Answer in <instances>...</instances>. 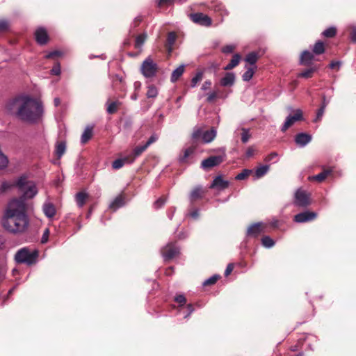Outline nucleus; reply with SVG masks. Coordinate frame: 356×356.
<instances>
[{
  "label": "nucleus",
  "instance_id": "20e7f679",
  "mask_svg": "<svg viewBox=\"0 0 356 356\" xmlns=\"http://www.w3.org/2000/svg\"><path fill=\"white\" fill-rule=\"evenodd\" d=\"M159 70V65L151 56L147 57L142 63L140 72L145 78L156 76Z\"/></svg>",
  "mask_w": 356,
  "mask_h": 356
},
{
  "label": "nucleus",
  "instance_id": "7ed1b4c3",
  "mask_svg": "<svg viewBox=\"0 0 356 356\" xmlns=\"http://www.w3.org/2000/svg\"><path fill=\"white\" fill-rule=\"evenodd\" d=\"M38 257V250H35L31 252L29 248H23L16 252L15 260L17 264H26L31 266L36 263Z\"/></svg>",
  "mask_w": 356,
  "mask_h": 356
},
{
  "label": "nucleus",
  "instance_id": "a18cd8bd",
  "mask_svg": "<svg viewBox=\"0 0 356 356\" xmlns=\"http://www.w3.org/2000/svg\"><path fill=\"white\" fill-rule=\"evenodd\" d=\"M165 202H166V197L165 196H161V197H159L157 200H156L154 202V208L155 209H159L161 208L164 205Z\"/></svg>",
  "mask_w": 356,
  "mask_h": 356
},
{
  "label": "nucleus",
  "instance_id": "423d86ee",
  "mask_svg": "<svg viewBox=\"0 0 356 356\" xmlns=\"http://www.w3.org/2000/svg\"><path fill=\"white\" fill-rule=\"evenodd\" d=\"M161 254L165 261H170L179 254V248L175 243H169L161 250Z\"/></svg>",
  "mask_w": 356,
  "mask_h": 356
},
{
  "label": "nucleus",
  "instance_id": "9b49d317",
  "mask_svg": "<svg viewBox=\"0 0 356 356\" xmlns=\"http://www.w3.org/2000/svg\"><path fill=\"white\" fill-rule=\"evenodd\" d=\"M317 217V213L314 211H305L294 216L293 220L296 222L303 223L313 221Z\"/></svg>",
  "mask_w": 356,
  "mask_h": 356
},
{
  "label": "nucleus",
  "instance_id": "774afa93",
  "mask_svg": "<svg viewBox=\"0 0 356 356\" xmlns=\"http://www.w3.org/2000/svg\"><path fill=\"white\" fill-rule=\"evenodd\" d=\"M171 1H157V7L159 8H162L163 7L168 5V3H170Z\"/></svg>",
  "mask_w": 356,
  "mask_h": 356
},
{
  "label": "nucleus",
  "instance_id": "13d9d810",
  "mask_svg": "<svg viewBox=\"0 0 356 356\" xmlns=\"http://www.w3.org/2000/svg\"><path fill=\"white\" fill-rule=\"evenodd\" d=\"M234 268V265L232 263H230L227 265L225 271V276L227 277L229 275L231 274V273L233 271Z\"/></svg>",
  "mask_w": 356,
  "mask_h": 356
},
{
  "label": "nucleus",
  "instance_id": "f704fd0d",
  "mask_svg": "<svg viewBox=\"0 0 356 356\" xmlns=\"http://www.w3.org/2000/svg\"><path fill=\"white\" fill-rule=\"evenodd\" d=\"M147 149V145L145 144L141 146H137L134 149L133 154L129 156V159L134 158V159L141 155L143 152H144Z\"/></svg>",
  "mask_w": 356,
  "mask_h": 356
},
{
  "label": "nucleus",
  "instance_id": "4d7b16f0",
  "mask_svg": "<svg viewBox=\"0 0 356 356\" xmlns=\"http://www.w3.org/2000/svg\"><path fill=\"white\" fill-rule=\"evenodd\" d=\"M217 97H218V92L213 91V92L208 95L207 101L209 103L213 102Z\"/></svg>",
  "mask_w": 356,
  "mask_h": 356
},
{
  "label": "nucleus",
  "instance_id": "6e6552de",
  "mask_svg": "<svg viewBox=\"0 0 356 356\" xmlns=\"http://www.w3.org/2000/svg\"><path fill=\"white\" fill-rule=\"evenodd\" d=\"M303 120L302 111L300 109L295 111V113L293 115H289L283 126L281 128L282 132H285L289 127H291L295 122L301 121Z\"/></svg>",
  "mask_w": 356,
  "mask_h": 356
},
{
  "label": "nucleus",
  "instance_id": "603ef678",
  "mask_svg": "<svg viewBox=\"0 0 356 356\" xmlns=\"http://www.w3.org/2000/svg\"><path fill=\"white\" fill-rule=\"evenodd\" d=\"M51 74L54 75H59L60 74V65L59 63H56L51 70Z\"/></svg>",
  "mask_w": 356,
  "mask_h": 356
},
{
  "label": "nucleus",
  "instance_id": "ea45409f",
  "mask_svg": "<svg viewBox=\"0 0 356 356\" xmlns=\"http://www.w3.org/2000/svg\"><path fill=\"white\" fill-rule=\"evenodd\" d=\"M203 131L200 128L195 129L192 134V138L194 142H197L200 139L202 140Z\"/></svg>",
  "mask_w": 356,
  "mask_h": 356
},
{
  "label": "nucleus",
  "instance_id": "8fccbe9b",
  "mask_svg": "<svg viewBox=\"0 0 356 356\" xmlns=\"http://www.w3.org/2000/svg\"><path fill=\"white\" fill-rule=\"evenodd\" d=\"M175 301L179 304L180 306H183L186 302V298L184 295H177L175 297Z\"/></svg>",
  "mask_w": 356,
  "mask_h": 356
},
{
  "label": "nucleus",
  "instance_id": "09e8293b",
  "mask_svg": "<svg viewBox=\"0 0 356 356\" xmlns=\"http://www.w3.org/2000/svg\"><path fill=\"white\" fill-rule=\"evenodd\" d=\"M9 29V22L6 19H0V33L6 32Z\"/></svg>",
  "mask_w": 356,
  "mask_h": 356
},
{
  "label": "nucleus",
  "instance_id": "aec40b11",
  "mask_svg": "<svg viewBox=\"0 0 356 356\" xmlns=\"http://www.w3.org/2000/svg\"><path fill=\"white\" fill-rule=\"evenodd\" d=\"M124 204V197L122 195L117 196L110 204L109 208L115 211L118 209L122 207Z\"/></svg>",
  "mask_w": 356,
  "mask_h": 356
},
{
  "label": "nucleus",
  "instance_id": "37998d69",
  "mask_svg": "<svg viewBox=\"0 0 356 356\" xmlns=\"http://www.w3.org/2000/svg\"><path fill=\"white\" fill-rule=\"evenodd\" d=\"M146 39V35L145 34L138 35L135 40V47L139 48L145 42Z\"/></svg>",
  "mask_w": 356,
  "mask_h": 356
},
{
  "label": "nucleus",
  "instance_id": "4be33fe9",
  "mask_svg": "<svg viewBox=\"0 0 356 356\" xmlns=\"http://www.w3.org/2000/svg\"><path fill=\"white\" fill-rule=\"evenodd\" d=\"M177 35L174 32L168 33L166 39L165 48L170 53L172 50V45L175 42Z\"/></svg>",
  "mask_w": 356,
  "mask_h": 356
},
{
  "label": "nucleus",
  "instance_id": "a878e982",
  "mask_svg": "<svg viewBox=\"0 0 356 356\" xmlns=\"http://www.w3.org/2000/svg\"><path fill=\"white\" fill-rule=\"evenodd\" d=\"M241 56L238 54H236L233 56L232 58L231 59L229 63L225 67V70H231L235 67H236L241 60Z\"/></svg>",
  "mask_w": 356,
  "mask_h": 356
},
{
  "label": "nucleus",
  "instance_id": "a211bd4d",
  "mask_svg": "<svg viewBox=\"0 0 356 356\" xmlns=\"http://www.w3.org/2000/svg\"><path fill=\"white\" fill-rule=\"evenodd\" d=\"M93 136V127L88 126L81 135V142L82 144L87 143Z\"/></svg>",
  "mask_w": 356,
  "mask_h": 356
},
{
  "label": "nucleus",
  "instance_id": "cd10ccee",
  "mask_svg": "<svg viewBox=\"0 0 356 356\" xmlns=\"http://www.w3.org/2000/svg\"><path fill=\"white\" fill-rule=\"evenodd\" d=\"M184 72V65H180L177 68H176L172 73L170 81L172 83L176 82L180 76L183 74Z\"/></svg>",
  "mask_w": 356,
  "mask_h": 356
},
{
  "label": "nucleus",
  "instance_id": "338daca9",
  "mask_svg": "<svg viewBox=\"0 0 356 356\" xmlns=\"http://www.w3.org/2000/svg\"><path fill=\"white\" fill-rule=\"evenodd\" d=\"M187 307V309H188V314L185 316V318H186V317H188V316H190V315H191V314L194 311V307H193V305H191V304H188V305H187V307Z\"/></svg>",
  "mask_w": 356,
  "mask_h": 356
},
{
  "label": "nucleus",
  "instance_id": "dca6fc26",
  "mask_svg": "<svg viewBox=\"0 0 356 356\" xmlns=\"http://www.w3.org/2000/svg\"><path fill=\"white\" fill-rule=\"evenodd\" d=\"M235 82V75L232 72H227L220 81V86L223 87L232 86Z\"/></svg>",
  "mask_w": 356,
  "mask_h": 356
},
{
  "label": "nucleus",
  "instance_id": "e2e57ef3",
  "mask_svg": "<svg viewBox=\"0 0 356 356\" xmlns=\"http://www.w3.org/2000/svg\"><path fill=\"white\" fill-rule=\"evenodd\" d=\"M340 65H341V63L339 61H332L329 66L331 69L339 70Z\"/></svg>",
  "mask_w": 356,
  "mask_h": 356
},
{
  "label": "nucleus",
  "instance_id": "f3484780",
  "mask_svg": "<svg viewBox=\"0 0 356 356\" xmlns=\"http://www.w3.org/2000/svg\"><path fill=\"white\" fill-rule=\"evenodd\" d=\"M134 161V158L129 159V156H125L122 159H118L115 160L112 163V167H113V168L118 170V169L121 168L125 163H131Z\"/></svg>",
  "mask_w": 356,
  "mask_h": 356
},
{
  "label": "nucleus",
  "instance_id": "f03ea898",
  "mask_svg": "<svg viewBox=\"0 0 356 356\" xmlns=\"http://www.w3.org/2000/svg\"><path fill=\"white\" fill-rule=\"evenodd\" d=\"M6 108L20 120L31 124L38 122L43 115L42 102L27 95L10 99Z\"/></svg>",
  "mask_w": 356,
  "mask_h": 356
},
{
  "label": "nucleus",
  "instance_id": "864d4df0",
  "mask_svg": "<svg viewBox=\"0 0 356 356\" xmlns=\"http://www.w3.org/2000/svg\"><path fill=\"white\" fill-rule=\"evenodd\" d=\"M242 131L243 132L241 134V141L243 143H246L250 139V135L248 134V130H246L245 129H243Z\"/></svg>",
  "mask_w": 356,
  "mask_h": 356
},
{
  "label": "nucleus",
  "instance_id": "2f4dec72",
  "mask_svg": "<svg viewBox=\"0 0 356 356\" xmlns=\"http://www.w3.org/2000/svg\"><path fill=\"white\" fill-rule=\"evenodd\" d=\"M203 196V191L200 187L195 188L191 193V200L192 202L201 199Z\"/></svg>",
  "mask_w": 356,
  "mask_h": 356
},
{
  "label": "nucleus",
  "instance_id": "69168bd1",
  "mask_svg": "<svg viewBox=\"0 0 356 356\" xmlns=\"http://www.w3.org/2000/svg\"><path fill=\"white\" fill-rule=\"evenodd\" d=\"M211 85V81L208 80V81H204V83H203L202 86V89L203 90H207Z\"/></svg>",
  "mask_w": 356,
  "mask_h": 356
},
{
  "label": "nucleus",
  "instance_id": "3c124183",
  "mask_svg": "<svg viewBox=\"0 0 356 356\" xmlns=\"http://www.w3.org/2000/svg\"><path fill=\"white\" fill-rule=\"evenodd\" d=\"M235 48L236 47L232 44L225 45L222 48V52L224 54H230L234 51Z\"/></svg>",
  "mask_w": 356,
  "mask_h": 356
},
{
  "label": "nucleus",
  "instance_id": "e433bc0d",
  "mask_svg": "<svg viewBox=\"0 0 356 356\" xmlns=\"http://www.w3.org/2000/svg\"><path fill=\"white\" fill-rule=\"evenodd\" d=\"M195 147V146L192 145L186 148L184 151V154L180 157V161L182 163L186 162L188 157L194 153Z\"/></svg>",
  "mask_w": 356,
  "mask_h": 356
},
{
  "label": "nucleus",
  "instance_id": "680f3d73",
  "mask_svg": "<svg viewBox=\"0 0 356 356\" xmlns=\"http://www.w3.org/2000/svg\"><path fill=\"white\" fill-rule=\"evenodd\" d=\"M277 156V154L276 152H272L265 158V161L269 162V161H272L273 159H274L275 158H276Z\"/></svg>",
  "mask_w": 356,
  "mask_h": 356
},
{
  "label": "nucleus",
  "instance_id": "0eeeda50",
  "mask_svg": "<svg viewBox=\"0 0 356 356\" xmlns=\"http://www.w3.org/2000/svg\"><path fill=\"white\" fill-rule=\"evenodd\" d=\"M267 227V224L262 222L251 224L247 229L246 235L250 237H258L260 234L266 232Z\"/></svg>",
  "mask_w": 356,
  "mask_h": 356
},
{
  "label": "nucleus",
  "instance_id": "6ab92c4d",
  "mask_svg": "<svg viewBox=\"0 0 356 356\" xmlns=\"http://www.w3.org/2000/svg\"><path fill=\"white\" fill-rule=\"evenodd\" d=\"M332 169L331 168H323V170L321 173L312 177V179L316 180L318 182H322L332 173Z\"/></svg>",
  "mask_w": 356,
  "mask_h": 356
},
{
  "label": "nucleus",
  "instance_id": "c85d7f7f",
  "mask_svg": "<svg viewBox=\"0 0 356 356\" xmlns=\"http://www.w3.org/2000/svg\"><path fill=\"white\" fill-rule=\"evenodd\" d=\"M325 47L323 42L318 40L314 45L312 52L314 54L320 55L325 52Z\"/></svg>",
  "mask_w": 356,
  "mask_h": 356
},
{
  "label": "nucleus",
  "instance_id": "4c0bfd02",
  "mask_svg": "<svg viewBox=\"0 0 356 356\" xmlns=\"http://www.w3.org/2000/svg\"><path fill=\"white\" fill-rule=\"evenodd\" d=\"M337 34V29L335 27H329L325 29L322 35L325 38H334Z\"/></svg>",
  "mask_w": 356,
  "mask_h": 356
},
{
  "label": "nucleus",
  "instance_id": "79ce46f5",
  "mask_svg": "<svg viewBox=\"0 0 356 356\" xmlns=\"http://www.w3.org/2000/svg\"><path fill=\"white\" fill-rule=\"evenodd\" d=\"M251 173H252V170H251L244 169V170H242L241 172H240L239 174H238L236 176V180H243V179H245L246 178H248L249 177V175Z\"/></svg>",
  "mask_w": 356,
  "mask_h": 356
},
{
  "label": "nucleus",
  "instance_id": "2eb2a0df",
  "mask_svg": "<svg viewBox=\"0 0 356 356\" xmlns=\"http://www.w3.org/2000/svg\"><path fill=\"white\" fill-rule=\"evenodd\" d=\"M312 140V136L306 133L298 134L295 137V142L300 146H305Z\"/></svg>",
  "mask_w": 356,
  "mask_h": 356
},
{
  "label": "nucleus",
  "instance_id": "7c9ffc66",
  "mask_svg": "<svg viewBox=\"0 0 356 356\" xmlns=\"http://www.w3.org/2000/svg\"><path fill=\"white\" fill-rule=\"evenodd\" d=\"M108 106L106 108V111L108 114H114L115 113L119 107L121 106L122 103L119 101H115L110 103H107Z\"/></svg>",
  "mask_w": 356,
  "mask_h": 356
},
{
  "label": "nucleus",
  "instance_id": "0e129e2a",
  "mask_svg": "<svg viewBox=\"0 0 356 356\" xmlns=\"http://www.w3.org/2000/svg\"><path fill=\"white\" fill-rule=\"evenodd\" d=\"M254 149L252 147H249L246 151V156L247 157H251L252 156H253L254 154Z\"/></svg>",
  "mask_w": 356,
  "mask_h": 356
},
{
  "label": "nucleus",
  "instance_id": "c03bdc74",
  "mask_svg": "<svg viewBox=\"0 0 356 356\" xmlns=\"http://www.w3.org/2000/svg\"><path fill=\"white\" fill-rule=\"evenodd\" d=\"M220 276L218 275H213L212 277H209V279L206 280L203 285L204 286H210L213 285L216 283V282L220 279Z\"/></svg>",
  "mask_w": 356,
  "mask_h": 356
},
{
  "label": "nucleus",
  "instance_id": "f8f14e48",
  "mask_svg": "<svg viewBox=\"0 0 356 356\" xmlns=\"http://www.w3.org/2000/svg\"><path fill=\"white\" fill-rule=\"evenodd\" d=\"M190 18L193 22L202 26H209L212 23L209 17L201 13L191 14Z\"/></svg>",
  "mask_w": 356,
  "mask_h": 356
},
{
  "label": "nucleus",
  "instance_id": "bf43d9fd",
  "mask_svg": "<svg viewBox=\"0 0 356 356\" xmlns=\"http://www.w3.org/2000/svg\"><path fill=\"white\" fill-rule=\"evenodd\" d=\"M350 38L351 40L356 42V27H351L350 30Z\"/></svg>",
  "mask_w": 356,
  "mask_h": 356
},
{
  "label": "nucleus",
  "instance_id": "4468645a",
  "mask_svg": "<svg viewBox=\"0 0 356 356\" xmlns=\"http://www.w3.org/2000/svg\"><path fill=\"white\" fill-rule=\"evenodd\" d=\"M314 58L313 52L309 51H303L300 55V63L305 66H311L312 65V60Z\"/></svg>",
  "mask_w": 356,
  "mask_h": 356
},
{
  "label": "nucleus",
  "instance_id": "393cba45",
  "mask_svg": "<svg viewBox=\"0 0 356 356\" xmlns=\"http://www.w3.org/2000/svg\"><path fill=\"white\" fill-rule=\"evenodd\" d=\"M22 178L24 179L26 181H29V180H27L26 177H21L17 181H14L13 183L4 181V182L2 183V184H1V186L0 187V191L1 193H4L6 191H8V189H10V188H11L12 187H14V186H16L18 188H19V187L17 185V181L19 179H21ZM19 190L20 191V189H19Z\"/></svg>",
  "mask_w": 356,
  "mask_h": 356
},
{
  "label": "nucleus",
  "instance_id": "39448f33",
  "mask_svg": "<svg viewBox=\"0 0 356 356\" xmlns=\"http://www.w3.org/2000/svg\"><path fill=\"white\" fill-rule=\"evenodd\" d=\"M294 204L300 207H307L311 204V194L306 191L298 188L294 195Z\"/></svg>",
  "mask_w": 356,
  "mask_h": 356
},
{
  "label": "nucleus",
  "instance_id": "bb28decb",
  "mask_svg": "<svg viewBox=\"0 0 356 356\" xmlns=\"http://www.w3.org/2000/svg\"><path fill=\"white\" fill-rule=\"evenodd\" d=\"M88 195L85 192H79L75 196L76 202L79 207H82L86 202Z\"/></svg>",
  "mask_w": 356,
  "mask_h": 356
},
{
  "label": "nucleus",
  "instance_id": "c9c22d12",
  "mask_svg": "<svg viewBox=\"0 0 356 356\" xmlns=\"http://www.w3.org/2000/svg\"><path fill=\"white\" fill-rule=\"evenodd\" d=\"M158 95V89L157 88L153 85H149L147 86V91L146 93V96L147 98H156Z\"/></svg>",
  "mask_w": 356,
  "mask_h": 356
},
{
  "label": "nucleus",
  "instance_id": "ddd939ff",
  "mask_svg": "<svg viewBox=\"0 0 356 356\" xmlns=\"http://www.w3.org/2000/svg\"><path fill=\"white\" fill-rule=\"evenodd\" d=\"M229 186V181L224 180L221 175H218L215 177L212 183L211 184L209 188L217 189L219 191L225 190Z\"/></svg>",
  "mask_w": 356,
  "mask_h": 356
},
{
  "label": "nucleus",
  "instance_id": "a19ab883",
  "mask_svg": "<svg viewBox=\"0 0 356 356\" xmlns=\"http://www.w3.org/2000/svg\"><path fill=\"white\" fill-rule=\"evenodd\" d=\"M261 243L266 248H271L274 245V241L269 236H266L261 238Z\"/></svg>",
  "mask_w": 356,
  "mask_h": 356
},
{
  "label": "nucleus",
  "instance_id": "f257e3e1",
  "mask_svg": "<svg viewBox=\"0 0 356 356\" xmlns=\"http://www.w3.org/2000/svg\"><path fill=\"white\" fill-rule=\"evenodd\" d=\"M17 185L23 194L9 202L2 220L3 227L13 233L22 232L26 229L29 221L26 214V200L33 198L38 193L33 181H26L22 178L17 181Z\"/></svg>",
  "mask_w": 356,
  "mask_h": 356
},
{
  "label": "nucleus",
  "instance_id": "b1692460",
  "mask_svg": "<svg viewBox=\"0 0 356 356\" xmlns=\"http://www.w3.org/2000/svg\"><path fill=\"white\" fill-rule=\"evenodd\" d=\"M216 136V131L214 129L203 132L202 141L205 143L211 142Z\"/></svg>",
  "mask_w": 356,
  "mask_h": 356
},
{
  "label": "nucleus",
  "instance_id": "9d476101",
  "mask_svg": "<svg viewBox=\"0 0 356 356\" xmlns=\"http://www.w3.org/2000/svg\"><path fill=\"white\" fill-rule=\"evenodd\" d=\"M224 157L222 155L211 156L202 161L201 167L204 170H208L217 166L224 161Z\"/></svg>",
  "mask_w": 356,
  "mask_h": 356
},
{
  "label": "nucleus",
  "instance_id": "de8ad7c7",
  "mask_svg": "<svg viewBox=\"0 0 356 356\" xmlns=\"http://www.w3.org/2000/svg\"><path fill=\"white\" fill-rule=\"evenodd\" d=\"M202 77L203 73L202 72H197L191 80V87L194 88L202 79Z\"/></svg>",
  "mask_w": 356,
  "mask_h": 356
},
{
  "label": "nucleus",
  "instance_id": "412c9836",
  "mask_svg": "<svg viewBox=\"0 0 356 356\" xmlns=\"http://www.w3.org/2000/svg\"><path fill=\"white\" fill-rule=\"evenodd\" d=\"M318 70L316 65L311 66L309 68L306 69L298 74V78L309 79L313 76L314 72Z\"/></svg>",
  "mask_w": 356,
  "mask_h": 356
},
{
  "label": "nucleus",
  "instance_id": "58836bf2",
  "mask_svg": "<svg viewBox=\"0 0 356 356\" xmlns=\"http://www.w3.org/2000/svg\"><path fill=\"white\" fill-rule=\"evenodd\" d=\"M268 170H269V166L267 165L260 166L256 170L255 175L257 178H260V177H263L264 175H266L267 173V172L268 171Z\"/></svg>",
  "mask_w": 356,
  "mask_h": 356
},
{
  "label": "nucleus",
  "instance_id": "c756f323",
  "mask_svg": "<svg viewBox=\"0 0 356 356\" xmlns=\"http://www.w3.org/2000/svg\"><path fill=\"white\" fill-rule=\"evenodd\" d=\"M327 105V102H326L325 97H323L322 104H321V107L319 108V109L317 111L316 117L315 120H314V122H317L321 120V118L324 114V112H325Z\"/></svg>",
  "mask_w": 356,
  "mask_h": 356
},
{
  "label": "nucleus",
  "instance_id": "5701e85b",
  "mask_svg": "<svg viewBox=\"0 0 356 356\" xmlns=\"http://www.w3.org/2000/svg\"><path fill=\"white\" fill-rule=\"evenodd\" d=\"M43 211L48 218H53L56 215V208L52 203H46L43 206Z\"/></svg>",
  "mask_w": 356,
  "mask_h": 356
},
{
  "label": "nucleus",
  "instance_id": "1a4fd4ad",
  "mask_svg": "<svg viewBox=\"0 0 356 356\" xmlns=\"http://www.w3.org/2000/svg\"><path fill=\"white\" fill-rule=\"evenodd\" d=\"M34 38L36 42L40 46L46 45L50 40L47 31L44 27H38L35 29Z\"/></svg>",
  "mask_w": 356,
  "mask_h": 356
},
{
  "label": "nucleus",
  "instance_id": "473e14b6",
  "mask_svg": "<svg viewBox=\"0 0 356 356\" xmlns=\"http://www.w3.org/2000/svg\"><path fill=\"white\" fill-rule=\"evenodd\" d=\"M259 58V56L258 53L252 51L246 56L245 60L250 65H254L258 60Z\"/></svg>",
  "mask_w": 356,
  "mask_h": 356
},
{
  "label": "nucleus",
  "instance_id": "052dcab7",
  "mask_svg": "<svg viewBox=\"0 0 356 356\" xmlns=\"http://www.w3.org/2000/svg\"><path fill=\"white\" fill-rule=\"evenodd\" d=\"M157 139H158V137L155 134H153L152 136H150V138L146 142L145 145L148 147L150 145H152V143L156 142Z\"/></svg>",
  "mask_w": 356,
  "mask_h": 356
},
{
  "label": "nucleus",
  "instance_id": "72a5a7b5",
  "mask_svg": "<svg viewBox=\"0 0 356 356\" xmlns=\"http://www.w3.org/2000/svg\"><path fill=\"white\" fill-rule=\"evenodd\" d=\"M66 145L65 142H59L56 147V156L60 159L65 152Z\"/></svg>",
  "mask_w": 356,
  "mask_h": 356
},
{
  "label": "nucleus",
  "instance_id": "49530a36",
  "mask_svg": "<svg viewBox=\"0 0 356 356\" xmlns=\"http://www.w3.org/2000/svg\"><path fill=\"white\" fill-rule=\"evenodd\" d=\"M254 73V70L253 68H248V70L243 74V80L245 81H250Z\"/></svg>",
  "mask_w": 356,
  "mask_h": 356
},
{
  "label": "nucleus",
  "instance_id": "6e6d98bb",
  "mask_svg": "<svg viewBox=\"0 0 356 356\" xmlns=\"http://www.w3.org/2000/svg\"><path fill=\"white\" fill-rule=\"evenodd\" d=\"M49 236V229L48 228H46L43 232L42 238H41V243H46L48 241Z\"/></svg>",
  "mask_w": 356,
  "mask_h": 356
},
{
  "label": "nucleus",
  "instance_id": "5fc2aeb1",
  "mask_svg": "<svg viewBox=\"0 0 356 356\" xmlns=\"http://www.w3.org/2000/svg\"><path fill=\"white\" fill-rule=\"evenodd\" d=\"M61 56V52L59 51H51V52H49V54H47L46 56H45V58H48V59H50V58H56V57H59Z\"/></svg>",
  "mask_w": 356,
  "mask_h": 356
}]
</instances>
